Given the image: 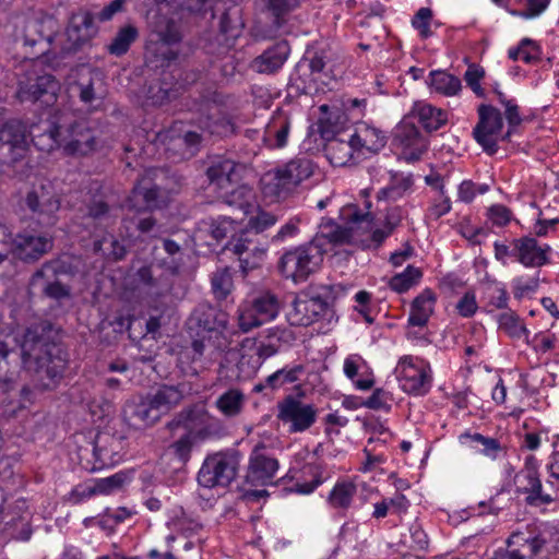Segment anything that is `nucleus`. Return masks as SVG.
I'll return each instance as SVG.
<instances>
[{"label": "nucleus", "mask_w": 559, "mask_h": 559, "mask_svg": "<svg viewBox=\"0 0 559 559\" xmlns=\"http://www.w3.org/2000/svg\"><path fill=\"white\" fill-rule=\"evenodd\" d=\"M17 344L21 349L23 367L34 373L44 389H49L59 380L68 364V354L59 342V331L49 321L32 323L21 338L0 335V381H12L13 372L9 368V356Z\"/></svg>", "instance_id": "nucleus-1"}, {"label": "nucleus", "mask_w": 559, "mask_h": 559, "mask_svg": "<svg viewBox=\"0 0 559 559\" xmlns=\"http://www.w3.org/2000/svg\"><path fill=\"white\" fill-rule=\"evenodd\" d=\"M506 546L496 550L490 559H535L544 551L559 548V530L550 523L528 526L525 532H513Z\"/></svg>", "instance_id": "nucleus-2"}, {"label": "nucleus", "mask_w": 559, "mask_h": 559, "mask_svg": "<svg viewBox=\"0 0 559 559\" xmlns=\"http://www.w3.org/2000/svg\"><path fill=\"white\" fill-rule=\"evenodd\" d=\"M506 546L496 550L490 559H535L544 551L559 548V530L550 523L528 526L525 532H513Z\"/></svg>", "instance_id": "nucleus-3"}, {"label": "nucleus", "mask_w": 559, "mask_h": 559, "mask_svg": "<svg viewBox=\"0 0 559 559\" xmlns=\"http://www.w3.org/2000/svg\"><path fill=\"white\" fill-rule=\"evenodd\" d=\"M45 133L51 140L50 148L56 145L69 156H86L98 147V131L87 121L67 122V116L56 111L48 121Z\"/></svg>", "instance_id": "nucleus-4"}, {"label": "nucleus", "mask_w": 559, "mask_h": 559, "mask_svg": "<svg viewBox=\"0 0 559 559\" xmlns=\"http://www.w3.org/2000/svg\"><path fill=\"white\" fill-rule=\"evenodd\" d=\"M344 294L345 288L341 284L314 287L309 297L296 298L293 301L288 312L290 324L308 326L317 321H324L329 325L335 323L337 316L334 304Z\"/></svg>", "instance_id": "nucleus-5"}, {"label": "nucleus", "mask_w": 559, "mask_h": 559, "mask_svg": "<svg viewBox=\"0 0 559 559\" xmlns=\"http://www.w3.org/2000/svg\"><path fill=\"white\" fill-rule=\"evenodd\" d=\"M147 27L146 53L162 67H168L179 57L178 46L185 37L181 20L174 14L156 12L148 17Z\"/></svg>", "instance_id": "nucleus-6"}, {"label": "nucleus", "mask_w": 559, "mask_h": 559, "mask_svg": "<svg viewBox=\"0 0 559 559\" xmlns=\"http://www.w3.org/2000/svg\"><path fill=\"white\" fill-rule=\"evenodd\" d=\"M314 168L308 156H295L264 175L263 192L270 198L285 200L302 181L313 175Z\"/></svg>", "instance_id": "nucleus-7"}, {"label": "nucleus", "mask_w": 559, "mask_h": 559, "mask_svg": "<svg viewBox=\"0 0 559 559\" xmlns=\"http://www.w3.org/2000/svg\"><path fill=\"white\" fill-rule=\"evenodd\" d=\"M317 243L318 240H311L286 251L278 261L281 274L295 284L306 282L311 274L319 270L326 252L325 248H321Z\"/></svg>", "instance_id": "nucleus-8"}, {"label": "nucleus", "mask_w": 559, "mask_h": 559, "mask_svg": "<svg viewBox=\"0 0 559 559\" xmlns=\"http://www.w3.org/2000/svg\"><path fill=\"white\" fill-rule=\"evenodd\" d=\"M340 217L345 225H340L333 219H322L319 231L312 240L325 248L326 243L338 246L348 243L353 238L355 225L369 223L370 213H362L356 204H347L340 211Z\"/></svg>", "instance_id": "nucleus-9"}, {"label": "nucleus", "mask_w": 559, "mask_h": 559, "mask_svg": "<svg viewBox=\"0 0 559 559\" xmlns=\"http://www.w3.org/2000/svg\"><path fill=\"white\" fill-rule=\"evenodd\" d=\"M236 452H217L209 455L199 473L198 483L204 488L227 487L236 478L239 468Z\"/></svg>", "instance_id": "nucleus-10"}, {"label": "nucleus", "mask_w": 559, "mask_h": 559, "mask_svg": "<svg viewBox=\"0 0 559 559\" xmlns=\"http://www.w3.org/2000/svg\"><path fill=\"white\" fill-rule=\"evenodd\" d=\"M60 91L59 81L50 73L29 72L19 81L15 97L20 103L52 106Z\"/></svg>", "instance_id": "nucleus-11"}, {"label": "nucleus", "mask_w": 559, "mask_h": 559, "mask_svg": "<svg viewBox=\"0 0 559 559\" xmlns=\"http://www.w3.org/2000/svg\"><path fill=\"white\" fill-rule=\"evenodd\" d=\"M278 297L271 292H263L250 301L243 302L238 309V323L243 332H249L273 319L280 312Z\"/></svg>", "instance_id": "nucleus-12"}, {"label": "nucleus", "mask_w": 559, "mask_h": 559, "mask_svg": "<svg viewBox=\"0 0 559 559\" xmlns=\"http://www.w3.org/2000/svg\"><path fill=\"white\" fill-rule=\"evenodd\" d=\"M267 245L269 241L265 237H257L253 231L242 227L233 234L231 239L225 243L223 250L236 255L240 262V267L247 271L260 264L267 250Z\"/></svg>", "instance_id": "nucleus-13"}, {"label": "nucleus", "mask_w": 559, "mask_h": 559, "mask_svg": "<svg viewBox=\"0 0 559 559\" xmlns=\"http://www.w3.org/2000/svg\"><path fill=\"white\" fill-rule=\"evenodd\" d=\"M395 374L404 392L414 395H425L431 388V369L424 360L406 355L400 358Z\"/></svg>", "instance_id": "nucleus-14"}, {"label": "nucleus", "mask_w": 559, "mask_h": 559, "mask_svg": "<svg viewBox=\"0 0 559 559\" xmlns=\"http://www.w3.org/2000/svg\"><path fill=\"white\" fill-rule=\"evenodd\" d=\"M24 205L41 227H52L58 221L60 199L49 186H34L24 198Z\"/></svg>", "instance_id": "nucleus-15"}, {"label": "nucleus", "mask_w": 559, "mask_h": 559, "mask_svg": "<svg viewBox=\"0 0 559 559\" xmlns=\"http://www.w3.org/2000/svg\"><path fill=\"white\" fill-rule=\"evenodd\" d=\"M318 408L304 403L294 395L285 396L277 403V419L288 426L292 433L308 430L317 420Z\"/></svg>", "instance_id": "nucleus-16"}, {"label": "nucleus", "mask_w": 559, "mask_h": 559, "mask_svg": "<svg viewBox=\"0 0 559 559\" xmlns=\"http://www.w3.org/2000/svg\"><path fill=\"white\" fill-rule=\"evenodd\" d=\"M477 111L478 122L473 130V136L487 154L493 155L498 151V139L503 127L502 115L493 106L485 104Z\"/></svg>", "instance_id": "nucleus-17"}, {"label": "nucleus", "mask_w": 559, "mask_h": 559, "mask_svg": "<svg viewBox=\"0 0 559 559\" xmlns=\"http://www.w3.org/2000/svg\"><path fill=\"white\" fill-rule=\"evenodd\" d=\"M225 97L216 91L209 90L201 95L199 111L205 115L204 128L214 135L227 136L235 132L230 118L222 110Z\"/></svg>", "instance_id": "nucleus-18"}, {"label": "nucleus", "mask_w": 559, "mask_h": 559, "mask_svg": "<svg viewBox=\"0 0 559 559\" xmlns=\"http://www.w3.org/2000/svg\"><path fill=\"white\" fill-rule=\"evenodd\" d=\"M12 254L25 262L38 261L53 248V237L48 234H35L24 230L11 237Z\"/></svg>", "instance_id": "nucleus-19"}, {"label": "nucleus", "mask_w": 559, "mask_h": 559, "mask_svg": "<svg viewBox=\"0 0 559 559\" xmlns=\"http://www.w3.org/2000/svg\"><path fill=\"white\" fill-rule=\"evenodd\" d=\"M227 325L228 314L206 302L199 304L187 321L188 330L202 338L206 333L223 332Z\"/></svg>", "instance_id": "nucleus-20"}, {"label": "nucleus", "mask_w": 559, "mask_h": 559, "mask_svg": "<svg viewBox=\"0 0 559 559\" xmlns=\"http://www.w3.org/2000/svg\"><path fill=\"white\" fill-rule=\"evenodd\" d=\"M95 34L96 28L92 13L84 10L73 13L64 33L66 39L61 46L63 55L76 52L85 46Z\"/></svg>", "instance_id": "nucleus-21"}, {"label": "nucleus", "mask_w": 559, "mask_h": 559, "mask_svg": "<svg viewBox=\"0 0 559 559\" xmlns=\"http://www.w3.org/2000/svg\"><path fill=\"white\" fill-rule=\"evenodd\" d=\"M278 469V461L270 455L264 444H257L250 453L246 483L252 486H266L273 481Z\"/></svg>", "instance_id": "nucleus-22"}, {"label": "nucleus", "mask_w": 559, "mask_h": 559, "mask_svg": "<svg viewBox=\"0 0 559 559\" xmlns=\"http://www.w3.org/2000/svg\"><path fill=\"white\" fill-rule=\"evenodd\" d=\"M246 170V166L241 163L225 156H214L210 160L206 176L210 186L217 191L240 182Z\"/></svg>", "instance_id": "nucleus-23"}, {"label": "nucleus", "mask_w": 559, "mask_h": 559, "mask_svg": "<svg viewBox=\"0 0 559 559\" xmlns=\"http://www.w3.org/2000/svg\"><path fill=\"white\" fill-rule=\"evenodd\" d=\"M393 144L402 150L403 157L408 162L418 160L427 150L426 139L413 122L406 120L395 127Z\"/></svg>", "instance_id": "nucleus-24"}, {"label": "nucleus", "mask_w": 559, "mask_h": 559, "mask_svg": "<svg viewBox=\"0 0 559 559\" xmlns=\"http://www.w3.org/2000/svg\"><path fill=\"white\" fill-rule=\"evenodd\" d=\"M551 248L539 243L535 237L524 236L513 239V258L526 267H540L550 262Z\"/></svg>", "instance_id": "nucleus-25"}, {"label": "nucleus", "mask_w": 559, "mask_h": 559, "mask_svg": "<svg viewBox=\"0 0 559 559\" xmlns=\"http://www.w3.org/2000/svg\"><path fill=\"white\" fill-rule=\"evenodd\" d=\"M55 24L56 22L52 17L31 19L25 22L22 40L24 46L31 48L38 47L37 50L32 52L34 57L48 52V47L55 35Z\"/></svg>", "instance_id": "nucleus-26"}, {"label": "nucleus", "mask_w": 559, "mask_h": 559, "mask_svg": "<svg viewBox=\"0 0 559 559\" xmlns=\"http://www.w3.org/2000/svg\"><path fill=\"white\" fill-rule=\"evenodd\" d=\"M310 75L312 80L307 82L301 76L292 79V86L296 87L299 93L312 94L320 90L319 85L328 86L334 79L330 60H328L324 51L316 52L309 62Z\"/></svg>", "instance_id": "nucleus-27"}, {"label": "nucleus", "mask_w": 559, "mask_h": 559, "mask_svg": "<svg viewBox=\"0 0 559 559\" xmlns=\"http://www.w3.org/2000/svg\"><path fill=\"white\" fill-rule=\"evenodd\" d=\"M194 393H198V389L191 382L182 381L177 384H160L150 396L164 416Z\"/></svg>", "instance_id": "nucleus-28"}, {"label": "nucleus", "mask_w": 559, "mask_h": 559, "mask_svg": "<svg viewBox=\"0 0 559 559\" xmlns=\"http://www.w3.org/2000/svg\"><path fill=\"white\" fill-rule=\"evenodd\" d=\"M28 146L26 126L20 120H9L0 127V148L7 150L12 162L23 157Z\"/></svg>", "instance_id": "nucleus-29"}, {"label": "nucleus", "mask_w": 559, "mask_h": 559, "mask_svg": "<svg viewBox=\"0 0 559 559\" xmlns=\"http://www.w3.org/2000/svg\"><path fill=\"white\" fill-rule=\"evenodd\" d=\"M516 493L526 495L525 502L531 507H540L551 503L555 499L543 491L538 471L521 469L514 476Z\"/></svg>", "instance_id": "nucleus-30"}, {"label": "nucleus", "mask_w": 559, "mask_h": 559, "mask_svg": "<svg viewBox=\"0 0 559 559\" xmlns=\"http://www.w3.org/2000/svg\"><path fill=\"white\" fill-rule=\"evenodd\" d=\"M60 273V263L59 261H49L43 264V266L37 270L29 282L31 286H38L40 281L46 278V281L40 285L43 294L55 300H62L69 298L71 295L70 287L61 284L59 281H50V278L57 276Z\"/></svg>", "instance_id": "nucleus-31"}, {"label": "nucleus", "mask_w": 559, "mask_h": 559, "mask_svg": "<svg viewBox=\"0 0 559 559\" xmlns=\"http://www.w3.org/2000/svg\"><path fill=\"white\" fill-rule=\"evenodd\" d=\"M123 417L130 426L143 428L156 424L162 415L148 394L139 402H128L123 408Z\"/></svg>", "instance_id": "nucleus-32"}, {"label": "nucleus", "mask_w": 559, "mask_h": 559, "mask_svg": "<svg viewBox=\"0 0 559 559\" xmlns=\"http://www.w3.org/2000/svg\"><path fill=\"white\" fill-rule=\"evenodd\" d=\"M289 53L288 43L280 40L255 57L251 62V69L262 74H274L282 69Z\"/></svg>", "instance_id": "nucleus-33"}, {"label": "nucleus", "mask_w": 559, "mask_h": 559, "mask_svg": "<svg viewBox=\"0 0 559 559\" xmlns=\"http://www.w3.org/2000/svg\"><path fill=\"white\" fill-rule=\"evenodd\" d=\"M209 414L203 405L193 404L178 412L174 418L167 423L166 427L171 432L183 429L185 433L198 435V429L205 426Z\"/></svg>", "instance_id": "nucleus-34"}, {"label": "nucleus", "mask_w": 559, "mask_h": 559, "mask_svg": "<svg viewBox=\"0 0 559 559\" xmlns=\"http://www.w3.org/2000/svg\"><path fill=\"white\" fill-rule=\"evenodd\" d=\"M350 138L357 152L378 153L388 142L384 131L367 122H358Z\"/></svg>", "instance_id": "nucleus-35"}, {"label": "nucleus", "mask_w": 559, "mask_h": 559, "mask_svg": "<svg viewBox=\"0 0 559 559\" xmlns=\"http://www.w3.org/2000/svg\"><path fill=\"white\" fill-rule=\"evenodd\" d=\"M292 120L287 112L277 110L273 114L263 133V141L270 146L282 148L286 146Z\"/></svg>", "instance_id": "nucleus-36"}, {"label": "nucleus", "mask_w": 559, "mask_h": 559, "mask_svg": "<svg viewBox=\"0 0 559 559\" xmlns=\"http://www.w3.org/2000/svg\"><path fill=\"white\" fill-rule=\"evenodd\" d=\"M324 140L326 141L324 154L333 166H346L354 159V153L357 150L350 135L347 139L337 135Z\"/></svg>", "instance_id": "nucleus-37"}, {"label": "nucleus", "mask_w": 559, "mask_h": 559, "mask_svg": "<svg viewBox=\"0 0 559 559\" xmlns=\"http://www.w3.org/2000/svg\"><path fill=\"white\" fill-rule=\"evenodd\" d=\"M263 13L271 20L274 27H283L290 15L298 10L306 0H260Z\"/></svg>", "instance_id": "nucleus-38"}, {"label": "nucleus", "mask_w": 559, "mask_h": 559, "mask_svg": "<svg viewBox=\"0 0 559 559\" xmlns=\"http://www.w3.org/2000/svg\"><path fill=\"white\" fill-rule=\"evenodd\" d=\"M436 295L431 289H425L412 302L408 324L423 328L433 312Z\"/></svg>", "instance_id": "nucleus-39"}, {"label": "nucleus", "mask_w": 559, "mask_h": 559, "mask_svg": "<svg viewBox=\"0 0 559 559\" xmlns=\"http://www.w3.org/2000/svg\"><path fill=\"white\" fill-rule=\"evenodd\" d=\"M131 479L129 472H118L111 476L99 478L94 481L93 486L86 487L83 496L92 497L94 495H110L121 489Z\"/></svg>", "instance_id": "nucleus-40"}, {"label": "nucleus", "mask_w": 559, "mask_h": 559, "mask_svg": "<svg viewBox=\"0 0 559 559\" xmlns=\"http://www.w3.org/2000/svg\"><path fill=\"white\" fill-rule=\"evenodd\" d=\"M428 85L444 96H455L462 88L461 80L443 70H433L429 73Z\"/></svg>", "instance_id": "nucleus-41"}, {"label": "nucleus", "mask_w": 559, "mask_h": 559, "mask_svg": "<svg viewBox=\"0 0 559 559\" xmlns=\"http://www.w3.org/2000/svg\"><path fill=\"white\" fill-rule=\"evenodd\" d=\"M305 371L304 366L296 365L290 368H283L265 378V380L255 385L254 390L260 392L265 388L272 390L280 389L285 384H292L299 380L300 374Z\"/></svg>", "instance_id": "nucleus-42"}, {"label": "nucleus", "mask_w": 559, "mask_h": 559, "mask_svg": "<svg viewBox=\"0 0 559 559\" xmlns=\"http://www.w3.org/2000/svg\"><path fill=\"white\" fill-rule=\"evenodd\" d=\"M320 109L328 114L325 117L320 119V132L322 138L329 139L330 136L340 135L348 121L346 114L340 108H333L328 111L326 105H322Z\"/></svg>", "instance_id": "nucleus-43"}, {"label": "nucleus", "mask_w": 559, "mask_h": 559, "mask_svg": "<svg viewBox=\"0 0 559 559\" xmlns=\"http://www.w3.org/2000/svg\"><path fill=\"white\" fill-rule=\"evenodd\" d=\"M217 192L218 197L225 204L236 206L241 210H245L250 205V200L252 198V189L248 185H242L240 182L235 186H229V188L218 189Z\"/></svg>", "instance_id": "nucleus-44"}, {"label": "nucleus", "mask_w": 559, "mask_h": 559, "mask_svg": "<svg viewBox=\"0 0 559 559\" xmlns=\"http://www.w3.org/2000/svg\"><path fill=\"white\" fill-rule=\"evenodd\" d=\"M139 38V29L132 24L120 27L108 45V52L112 56L120 57L128 52L131 45Z\"/></svg>", "instance_id": "nucleus-45"}, {"label": "nucleus", "mask_w": 559, "mask_h": 559, "mask_svg": "<svg viewBox=\"0 0 559 559\" xmlns=\"http://www.w3.org/2000/svg\"><path fill=\"white\" fill-rule=\"evenodd\" d=\"M417 116L423 128L429 133L437 131L448 121L445 111L429 104L419 105Z\"/></svg>", "instance_id": "nucleus-46"}, {"label": "nucleus", "mask_w": 559, "mask_h": 559, "mask_svg": "<svg viewBox=\"0 0 559 559\" xmlns=\"http://www.w3.org/2000/svg\"><path fill=\"white\" fill-rule=\"evenodd\" d=\"M93 250L95 253L112 261L122 260L127 254L126 247L110 234H106L100 239L95 240Z\"/></svg>", "instance_id": "nucleus-47"}, {"label": "nucleus", "mask_w": 559, "mask_h": 559, "mask_svg": "<svg viewBox=\"0 0 559 559\" xmlns=\"http://www.w3.org/2000/svg\"><path fill=\"white\" fill-rule=\"evenodd\" d=\"M159 195V190L156 186L143 187L138 185L132 190V195L129 198V206L138 212L156 206V201Z\"/></svg>", "instance_id": "nucleus-48"}, {"label": "nucleus", "mask_w": 559, "mask_h": 559, "mask_svg": "<svg viewBox=\"0 0 559 559\" xmlns=\"http://www.w3.org/2000/svg\"><path fill=\"white\" fill-rule=\"evenodd\" d=\"M413 179L411 176L393 175L391 182L378 191V200L396 201L411 189Z\"/></svg>", "instance_id": "nucleus-49"}, {"label": "nucleus", "mask_w": 559, "mask_h": 559, "mask_svg": "<svg viewBox=\"0 0 559 559\" xmlns=\"http://www.w3.org/2000/svg\"><path fill=\"white\" fill-rule=\"evenodd\" d=\"M245 395L238 389H229L216 400V407L228 417L238 415L243 406Z\"/></svg>", "instance_id": "nucleus-50"}, {"label": "nucleus", "mask_w": 559, "mask_h": 559, "mask_svg": "<svg viewBox=\"0 0 559 559\" xmlns=\"http://www.w3.org/2000/svg\"><path fill=\"white\" fill-rule=\"evenodd\" d=\"M497 321L499 329L506 332L511 338L519 340L528 335L526 326L513 310L508 309L500 313Z\"/></svg>", "instance_id": "nucleus-51"}, {"label": "nucleus", "mask_w": 559, "mask_h": 559, "mask_svg": "<svg viewBox=\"0 0 559 559\" xmlns=\"http://www.w3.org/2000/svg\"><path fill=\"white\" fill-rule=\"evenodd\" d=\"M356 493V486L350 481L337 483L329 495L333 508L347 509Z\"/></svg>", "instance_id": "nucleus-52"}, {"label": "nucleus", "mask_w": 559, "mask_h": 559, "mask_svg": "<svg viewBox=\"0 0 559 559\" xmlns=\"http://www.w3.org/2000/svg\"><path fill=\"white\" fill-rule=\"evenodd\" d=\"M423 276L418 267L408 265L404 272L394 275L390 281V287L396 293H405Z\"/></svg>", "instance_id": "nucleus-53"}, {"label": "nucleus", "mask_w": 559, "mask_h": 559, "mask_svg": "<svg viewBox=\"0 0 559 559\" xmlns=\"http://www.w3.org/2000/svg\"><path fill=\"white\" fill-rule=\"evenodd\" d=\"M240 10L236 7L226 10L219 19V31L227 37H237L241 31Z\"/></svg>", "instance_id": "nucleus-54"}, {"label": "nucleus", "mask_w": 559, "mask_h": 559, "mask_svg": "<svg viewBox=\"0 0 559 559\" xmlns=\"http://www.w3.org/2000/svg\"><path fill=\"white\" fill-rule=\"evenodd\" d=\"M276 223V215L264 210H259L255 215L248 219V223L243 228L253 231L257 237H264L263 233L273 227Z\"/></svg>", "instance_id": "nucleus-55"}, {"label": "nucleus", "mask_w": 559, "mask_h": 559, "mask_svg": "<svg viewBox=\"0 0 559 559\" xmlns=\"http://www.w3.org/2000/svg\"><path fill=\"white\" fill-rule=\"evenodd\" d=\"M238 229L236 222L226 216L211 219L209 223V234L217 242L227 237L231 239L233 234L237 233Z\"/></svg>", "instance_id": "nucleus-56"}, {"label": "nucleus", "mask_w": 559, "mask_h": 559, "mask_svg": "<svg viewBox=\"0 0 559 559\" xmlns=\"http://www.w3.org/2000/svg\"><path fill=\"white\" fill-rule=\"evenodd\" d=\"M464 439H469L472 442L480 444L479 450L484 455L496 459L501 450L500 443L497 439L485 437L478 432H464L460 436V440L463 442Z\"/></svg>", "instance_id": "nucleus-57"}, {"label": "nucleus", "mask_w": 559, "mask_h": 559, "mask_svg": "<svg viewBox=\"0 0 559 559\" xmlns=\"http://www.w3.org/2000/svg\"><path fill=\"white\" fill-rule=\"evenodd\" d=\"M212 292L217 300L227 298L233 288V278L227 270H222L213 273Z\"/></svg>", "instance_id": "nucleus-58"}, {"label": "nucleus", "mask_w": 559, "mask_h": 559, "mask_svg": "<svg viewBox=\"0 0 559 559\" xmlns=\"http://www.w3.org/2000/svg\"><path fill=\"white\" fill-rule=\"evenodd\" d=\"M108 439H111L108 435H97L94 445H93V454L95 456V462L91 467L92 472L102 469L106 465L111 463V452H109L104 444Z\"/></svg>", "instance_id": "nucleus-59"}, {"label": "nucleus", "mask_w": 559, "mask_h": 559, "mask_svg": "<svg viewBox=\"0 0 559 559\" xmlns=\"http://www.w3.org/2000/svg\"><path fill=\"white\" fill-rule=\"evenodd\" d=\"M302 473H304V475H310L312 477V479L310 481L296 484V491L299 493H304V495L310 493L319 485H321L323 483L322 468L320 465L308 464L307 466H305Z\"/></svg>", "instance_id": "nucleus-60"}, {"label": "nucleus", "mask_w": 559, "mask_h": 559, "mask_svg": "<svg viewBox=\"0 0 559 559\" xmlns=\"http://www.w3.org/2000/svg\"><path fill=\"white\" fill-rule=\"evenodd\" d=\"M87 216L106 225L112 224L116 218L111 213L110 206L102 200H95L88 204Z\"/></svg>", "instance_id": "nucleus-61"}, {"label": "nucleus", "mask_w": 559, "mask_h": 559, "mask_svg": "<svg viewBox=\"0 0 559 559\" xmlns=\"http://www.w3.org/2000/svg\"><path fill=\"white\" fill-rule=\"evenodd\" d=\"M299 218H290L270 240H267L269 243L280 246L293 240L299 234Z\"/></svg>", "instance_id": "nucleus-62"}, {"label": "nucleus", "mask_w": 559, "mask_h": 559, "mask_svg": "<svg viewBox=\"0 0 559 559\" xmlns=\"http://www.w3.org/2000/svg\"><path fill=\"white\" fill-rule=\"evenodd\" d=\"M197 436H192L191 433H183L177 441H175L170 449L173 450L175 456L181 462L186 463L189 461L191 456V451L194 445Z\"/></svg>", "instance_id": "nucleus-63"}, {"label": "nucleus", "mask_w": 559, "mask_h": 559, "mask_svg": "<svg viewBox=\"0 0 559 559\" xmlns=\"http://www.w3.org/2000/svg\"><path fill=\"white\" fill-rule=\"evenodd\" d=\"M485 76V70L478 64L468 66L464 73V80L468 87L476 94L477 97H485V90L480 85V80Z\"/></svg>", "instance_id": "nucleus-64"}]
</instances>
